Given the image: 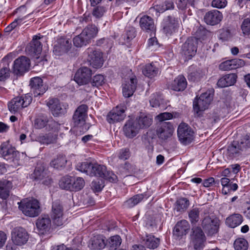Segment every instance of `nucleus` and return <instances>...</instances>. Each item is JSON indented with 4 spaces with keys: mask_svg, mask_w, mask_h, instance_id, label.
I'll list each match as a JSON object with an SVG mask.
<instances>
[{
    "mask_svg": "<svg viewBox=\"0 0 250 250\" xmlns=\"http://www.w3.org/2000/svg\"><path fill=\"white\" fill-rule=\"evenodd\" d=\"M76 168L90 176L101 177L110 182L117 181V176L112 171L107 170L105 166L96 162L86 161L79 163L76 166Z\"/></svg>",
    "mask_w": 250,
    "mask_h": 250,
    "instance_id": "f257e3e1",
    "label": "nucleus"
},
{
    "mask_svg": "<svg viewBox=\"0 0 250 250\" xmlns=\"http://www.w3.org/2000/svg\"><path fill=\"white\" fill-rule=\"evenodd\" d=\"M87 109L88 107L86 105L82 104L77 107L74 113L72 121L77 134H83L89 128V125L85 123Z\"/></svg>",
    "mask_w": 250,
    "mask_h": 250,
    "instance_id": "f03ea898",
    "label": "nucleus"
},
{
    "mask_svg": "<svg viewBox=\"0 0 250 250\" xmlns=\"http://www.w3.org/2000/svg\"><path fill=\"white\" fill-rule=\"evenodd\" d=\"M1 156L13 166L20 165V153L8 142L2 143L0 146Z\"/></svg>",
    "mask_w": 250,
    "mask_h": 250,
    "instance_id": "7ed1b4c3",
    "label": "nucleus"
},
{
    "mask_svg": "<svg viewBox=\"0 0 250 250\" xmlns=\"http://www.w3.org/2000/svg\"><path fill=\"white\" fill-rule=\"evenodd\" d=\"M98 32L97 27L94 25L86 26L79 35L73 39L74 45L81 47L89 43L91 40L95 38Z\"/></svg>",
    "mask_w": 250,
    "mask_h": 250,
    "instance_id": "20e7f679",
    "label": "nucleus"
},
{
    "mask_svg": "<svg viewBox=\"0 0 250 250\" xmlns=\"http://www.w3.org/2000/svg\"><path fill=\"white\" fill-rule=\"evenodd\" d=\"M19 208L25 215L31 217L37 216L41 212L39 202L35 199L21 202Z\"/></svg>",
    "mask_w": 250,
    "mask_h": 250,
    "instance_id": "39448f33",
    "label": "nucleus"
},
{
    "mask_svg": "<svg viewBox=\"0 0 250 250\" xmlns=\"http://www.w3.org/2000/svg\"><path fill=\"white\" fill-rule=\"evenodd\" d=\"M213 95L211 91H209L202 94L198 98L194 100L193 109L197 116H200L202 111L208 107L212 101Z\"/></svg>",
    "mask_w": 250,
    "mask_h": 250,
    "instance_id": "423d86ee",
    "label": "nucleus"
},
{
    "mask_svg": "<svg viewBox=\"0 0 250 250\" xmlns=\"http://www.w3.org/2000/svg\"><path fill=\"white\" fill-rule=\"evenodd\" d=\"M220 225V220L216 217L206 216L202 220L201 226L208 236H212L217 234Z\"/></svg>",
    "mask_w": 250,
    "mask_h": 250,
    "instance_id": "0eeeda50",
    "label": "nucleus"
},
{
    "mask_svg": "<svg viewBox=\"0 0 250 250\" xmlns=\"http://www.w3.org/2000/svg\"><path fill=\"white\" fill-rule=\"evenodd\" d=\"M206 241L205 235L199 226H193L190 233V244L196 250L202 249Z\"/></svg>",
    "mask_w": 250,
    "mask_h": 250,
    "instance_id": "6e6552de",
    "label": "nucleus"
},
{
    "mask_svg": "<svg viewBox=\"0 0 250 250\" xmlns=\"http://www.w3.org/2000/svg\"><path fill=\"white\" fill-rule=\"evenodd\" d=\"M32 100V98L29 94L15 97L9 103L8 108L11 112L15 113L29 105Z\"/></svg>",
    "mask_w": 250,
    "mask_h": 250,
    "instance_id": "1a4fd4ad",
    "label": "nucleus"
},
{
    "mask_svg": "<svg viewBox=\"0 0 250 250\" xmlns=\"http://www.w3.org/2000/svg\"><path fill=\"white\" fill-rule=\"evenodd\" d=\"M177 134L179 141L184 145L190 143L194 138L193 131L186 123H182L179 125Z\"/></svg>",
    "mask_w": 250,
    "mask_h": 250,
    "instance_id": "9d476101",
    "label": "nucleus"
},
{
    "mask_svg": "<svg viewBox=\"0 0 250 250\" xmlns=\"http://www.w3.org/2000/svg\"><path fill=\"white\" fill-rule=\"evenodd\" d=\"M87 55V61L94 68H98L102 67L103 59L102 53L94 47L88 48L85 51Z\"/></svg>",
    "mask_w": 250,
    "mask_h": 250,
    "instance_id": "9b49d317",
    "label": "nucleus"
},
{
    "mask_svg": "<svg viewBox=\"0 0 250 250\" xmlns=\"http://www.w3.org/2000/svg\"><path fill=\"white\" fill-rule=\"evenodd\" d=\"M42 39L43 36H34L32 41L26 48V52L37 60L39 59V55L42 51V45L40 40Z\"/></svg>",
    "mask_w": 250,
    "mask_h": 250,
    "instance_id": "f8f14e48",
    "label": "nucleus"
},
{
    "mask_svg": "<svg viewBox=\"0 0 250 250\" xmlns=\"http://www.w3.org/2000/svg\"><path fill=\"white\" fill-rule=\"evenodd\" d=\"M197 42L196 38L190 37L183 44L181 52L186 59H190L195 55L197 50Z\"/></svg>",
    "mask_w": 250,
    "mask_h": 250,
    "instance_id": "ddd939ff",
    "label": "nucleus"
},
{
    "mask_svg": "<svg viewBox=\"0 0 250 250\" xmlns=\"http://www.w3.org/2000/svg\"><path fill=\"white\" fill-rule=\"evenodd\" d=\"M126 107L124 105H117L113 108L107 115V121L110 124H114L123 121L126 115Z\"/></svg>",
    "mask_w": 250,
    "mask_h": 250,
    "instance_id": "4468645a",
    "label": "nucleus"
},
{
    "mask_svg": "<svg viewBox=\"0 0 250 250\" xmlns=\"http://www.w3.org/2000/svg\"><path fill=\"white\" fill-rule=\"evenodd\" d=\"M63 208L60 201L53 202L51 210V217L53 222L57 226H61L63 224Z\"/></svg>",
    "mask_w": 250,
    "mask_h": 250,
    "instance_id": "2eb2a0df",
    "label": "nucleus"
},
{
    "mask_svg": "<svg viewBox=\"0 0 250 250\" xmlns=\"http://www.w3.org/2000/svg\"><path fill=\"white\" fill-rule=\"evenodd\" d=\"M13 243L17 246H22L27 242L29 235L26 230L21 227L15 228L11 233Z\"/></svg>",
    "mask_w": 250,
    "mask_h": 250,
    "instance_id": "dca6fc26",
    "label": "nucleus"
},
{
    "mask_svg": "<svg viewBox=\"0 0 250 250\" xmlns=\"http://www.w3.org/2000/svg\"><path fill=\"white\" fill-rule=\"evenodd\" d=\"M30 64V60L25 56H21L14 61L13 72L14 74L22 75L29 69Z\"/></svg>",
    "mask_w": 250,
    "mask_h": 250,
    "instance_id": "f3484780",
    "label": "nucleus"
},
{
    "mask_svg": "<svg viewBox=\"0 0 250 250\" xmlns=\"http://www.w3.org/2000/svg\"><path fill=\"white\" fill-rule=\"evenodd\" d=\"M173 127L170 122H161L157 129L158 138L163 141L167 140L173 133Z\"/></svg>",
    "mask_w": 250,
    "mask_h": 250,
    "instance_id": "a211bd4d",
    "label": "nucleus"
},
{
    "mask_svg": "<svg viewBox=\"0 0 250 250\" xmlns=\"http://www.w3.org/2000/svg\"><path fill=\"white\" fill-rule=\"evenodd\" d=\"M92 74V70L90 68L82 67L76 72L74 80L79 85L86 84L89 82Z\"/></svg>",
    "mask_w": 250,
    "mask_h": 250,
    "instance_id": "6ab92c4d",
    "label": "nucleus"
},
{
    "mask_svg": "<svg viewBox=\"0 0 250 250\" xmlns=\"http://www.w3.org/2000/svg\"><path fill=\"white\" fill-rule=\"evenodd\" d=\"M179 24L178 19L168 16L164 19L162 26L165 34H171L174 32Z\"/></svg>",
    "mask_w": 250,
    "mask_h": 250,
    "instance_id": "aec40b11",
    "label": "nucleus"
},
{
    "mask_svg": "<svg viewBox=\"0 0 250 250\" xmlns=\"http://www.w3.org/2000/svg\"><path fill=\"white\" fill-rule=\"evenodd\" d=\"M30 85L34 97L43 94L46 90V86L42 83V80L40 77H34L31 79Z\"/></svg>",
    "mask_w": 250,
    "mask_h": 250,
    "instance_id": "412c9836",
    "label": "nucleus"
},
{
    "mask_svg": "<svg viewBox=\"0 0 250 250\" xmlns=\"http://www.w3.org/2000/svg\"><path fill=\"white\" fill-rule=\"evenodd\" d=\"M106 246L105 238L100 234L92 236L88 244V247L91 250H100L103 249Z\"/></svg>",
    "mask_w": 250,
    "mask_h": 250,
    "instance_id": "4be33fe9",
    "label": "nucleus"
},
{
    "mask_svg": "<svg viewBox=\"0 0 250 250\" xmlns=\"http://www.w3.org/2000/svg\"><path fill=\"white\" fill-rule=\"evenodd\" d=\"M51 113L54 116H59L64 114L65 109L62 107V105L59 100L57 98L49 99L47 103Z\"/></svg>",
    "mask_w": 250,
    "mask_h": 250,
    "instance_id": "5701e85b",
    "label": "nucleus"
},
{
    "mask_svg": "<svg viewBox=\"0 0 250 250\" xmlns=\"http://www.w3.org/2000/svg\"><path fill=\"white\" fill-rule=\"evenodd\" d=\"M139 24L142 30L146 32L152 34L155 31L154 20L148 16L144 15L142 17L139 21Z\"/></svg>",
    "mask_w": 250,
    "mask_h": 250,
    "instance_id": "b1692460",
    "label": "nucleus"
},
{
    "mask_svg": "<svg viewBox=\"0 0 250 250\" xmlns=\"http://www.w3.org/2000/svg\"><path fill=\"white\" fill-rule=\"evenodd\" d=\"M36 226L40 233L49 232L51 227V221L48 215H42L36 221Z\"/></svg>",
    "mask_w": 250,
    "mask_h": 250,
    "instance_id": "393cba45",
    "label": "nucleus"
},
{
    "mask_svg": "<svg viewBox=\"0 0 250 250\" xmlns=\"http://www.w3.org/2000/svg\"><path fill=\"white\" fill-rule=\"evenodd\" d=\"M140 242L141 245L150 249L157 248L160 244V239L155 237L153 235L146 234L141 236Z\"/></svg>",
    "mask_w": 250,
    "mask_h": 250,
    "instance_id": "a878e982",
    "label": "nucleus"
},
{
    "mask_svg": "<svg viewBox=\"0 0 250 250\" xmlns=\"http://www.w3.org/2000/svg\"><path fill=\"white\" fill-rule=\"evenodd\" d=\"M245 65V62L243 60L235 59L228 60L221 63L219 66L220 70L228 71L235 69Z\"/></svg>",
    "mask_w": 250,
    "mask_h": 250,
    "instance_id": "bb28decb",
    "label": "nucleus"
},
{
    "mask_svg": "<svg viewBox=\"0 0 250 250\" xmlns=\"http://www.w3.org/2000/svg\"><path fill=\"white\" fill-rule=\"evenodd\" d=\"M222 19V15L218 10H214L206 13L204 16L205 22L208 25H214L220 22Z\"/></svg>",
    "mask_w": 250,
    "mask_h": 250,
    "instance_id": "cd10ccee",
    "label": "nucleus"
},
{
    "mask_svg": "<svg viewBox=\"0 0 250 250\" xmlns=\"http://www.w3.org/2000/svg\"><path fill=\"white\" fill-rule=\"evenodd\" d=\"M139 130L134 120H127L124 126V133L128 138H132L135 137L138 133Z\"/></svg>",
    "mask_w": 250,
    "mask_h": 250,
    "instance_id": "c85d7f7f",
    "label": "nucleus"
},
{
    "mask_svg": "<svg viewBox=\"0 0 250 250\" xmlns=\"http://www.w3.org/2000/svg\"><path fill=\"white\" fill-rule=\"evenodd\" d=\"M137 84V79L134 78H130L128 81H125L123 84V94L125 97H131L134 93Z\"/></svg>",
    "mask_w": 250,
    "mask_h": 250,
    "instance_id": "c756f323",
    "label": "nucleus"
},
{
    "mask_svg": "<svg viewBox=\"0 0 250 250\" xmlns=\"http://www.w3.org/2000/svg\"><path fill=\"white\" fill-rule=\"evenodd\" d=\"M237 78V76L234 73L225 75L221 78L217 83L219 87L223 88L234 85Z\"/></svg>",
    "mask_w": 250,
    "mask_h": 250,
    "instance_id": "7c9ffc66",
    "label": "nucleus"
},
{
    "mask_svg": "<svg viewBox=\"0 0 250 250\" xmlns=\"http://www.w3.org/2000/svg\"><path fill=\"white\" fill-rule=\"evenodd\" d=\"M244 152L237 141H233L228 146L227 156L229 159L238 157Z\"/></svg>",
    "mask_w": 250,
    "mask_h": 250,
    "instance_id": "2f4dec72",
    "label": "nucleus"
},
{
    "mask_svg": "<svg viewBox=\"0 0 250 250\" xmlns=\"http://www.w3.org/2000/svg\"><path fill=\"white\" fill-rule=\"evenodd\" d=\"M71 43L68 40L60 38L58 40L57 44L55 45L54 51L58 54H62L67 52L71 48Z\"/></svg>",
    "mask_w": 250,
    "mask_h": 250,
    "instance_id": "473e14b6",
    "label": "nucleus"
},
{
    "mask_svg": "<svg viewBox=\"0 0 250 250\" xmlns=\"http://www.w3.org/2000/svg\"><path fill=\"white\" fill-rule=\"evenodd\" d=\"M13 187L12 183L9 180L3 179L0 181V198L6 199L10 195V191Z\"/></svg>",
    "mask_w": 250,
    "mask_h": 250,
    "instance_id": "72a5a7b5",
    "label": "nucleus"
},
{
    "mask_svg": "<svg viewBox=\"0 0 250 250\" xmlns=\"http://www.w3.org/2000/svg\"><path fill=\"white\" fill-rule=\"evenodd\" d=\"M57 133H49L44 134H40L36 137V141L44 145H49L55 143L57 138Z\"/></svg>",
    "mask_w": 250,
    "mask_h": 250,
    "instance_id": "f704fd0d",
    "label": "nucleus"
},
{
    "mask_svg": "<svg viewBox=\"0 0 250 250\" xmlns=\"http://www.w3.org/2000/svg\"><path fill=\"white\" fill-rule=\"evenodd\" d=\"M187 82L186 78L182 75L178 76L171 83V89L174 91L184 90L187 87Z\"/></svg>",
    "mask_w": 250,
    "mask_h": 250,
    "instance_id": "c9c22d12",
    "label": "nucleus"
},
{
    "mask_svg": "<svg viewBox=\"0 0 250 250\" xmlns=\"http://www.w3.org/2000/svg\"><path fill=\"white\" fill-rule=\"evenodd\" d=\"M134 121L140 129L148 128L152 123V119L144 114L137 117Z\"/></svg>",
    "mask_w": 250,
    "mask_h": 250,
    "instance_id": "e433bc0d",
    "label": "nucleus"
},
{
    "mask_svg": "<svg viewBox=\"0 0 250 250\" xmlns=\"http://www.w3.org/2000/svg\"><path fill=\"white\" fill-rule=\"evenodd\" d=\"M189 223L186 220H182L176 224L174 229L175 234L177 236H182L186 234L189 229Z\"/></svg>",
    "mask_w": 250,
    "mask_h": 250,
    "instance_id": "4c0bfd02",
    "label": "nucleus"
},
{
    "mask_svg": "<svg viewBox=\"0 0 250 250\" xmlns=\"http://www.w3.org/2000/svg\"><path fill=\"white\" fill-rule=\"evenodd\" d=\"M243 222V217L239 213H234L228 217L226 220L227 226L234 228L240 225Z\"/></svg>",
    "mask_w": 250,
    "mask_h": 250,
    "instance_id": "58836bf2",
    "label": "nucleus"
},
{
    "mask_svg": "<svg viewBox=\"0 0 250 250\" xmlns=\"http://www.w3.org/2000/svg\"><path fill=\"white\" fill-rule=\"evenodd\" d=\"M174 8V2L172 0H165L162 5H156L150 8V12L155 10L158 13H163L166 10L173 9Z\"/></svg>",
    "mask_w": 250,
    "mask_h": 250,
    "instance_id": "ea45409f",
    "label": "nucleus"
},
{
    "mask_svg": "<svg viewBox=\"0 0 250 250\" xmlns=\"http://www.w3.org/2000/svg\"><path fill=\"white\" fill-rule=\"evenodd\" d=\"M66 162L65 156L60 154L50 162V165L55 169H61L64 167Z\"/></svg>",
    "mask_w": 250,
    "mask_h": 250,
    "instance_id": "a19ab883",
    "label": "nucleus"
},
{
    "mask_svg": "<svg viewBox=\"0 0 250 250\" xmlns=\"http://www.w3.org/2000/svg\"><path fill=\"white\" fill-rule=\"evenodd\" d=\"M158 72V68L152 63L146 64L143 69V74L146 77L151 78L156 76Z\"/></svg>",
    "mask_w": 250,
    "mask_h": 250,
    "instance_id": "79ce46f5",
    "label": "nucleus"
},
{
    "mask_svg": "<svg viewBox=\"0 0 250 250\" xmlns=\"http://www.w3.org/2000/svg\"><path fill=\"white\" fill-rule=\"evenodd\" d=\"M144 198L142 194H137L124 202V206L126 208H131L140 203Z\"/></svg>",
    "mask_w": 250,
    "mask_h": 250,
    "instance_id": "37998d69",
    "label": "nucleus"
},
{
    "mask_svg": "<svg viewBox=\"0 0 250 250\" xmlns=\"http://www.w3.org/2000/svg\"><path fill=\"white\" fill-rule=\"evenodd\" d=\"M189 205V200L186 198H181L177 200L175 209L179 212L185 211Z\"/></svg>",
    "mask_w": 250,
    "mask_h": 250,
    "instance_id": "c03bdc74",
    "label": "nucleus"
},
{
    "mask_svg": "<svg viewBox=\"0 0 250 250\" xmlns=\"http://www.w3.org/2000/svg\"><path fill=\"white\" fill-rule=\"evenodd\" d=\"M201 209L199 208H195L189 210L188 217L189 220L192 225H196L200 219V213Z\"/></svg>",
    "mask_w": 250,
    "mask_h": 250,
    "instance_id": "a18cd8bd",
    "label": "nucleus"
},
{
    "mask_svg": "<svg viewBox=\"0 0 250 250\" xmlns=\"http://www.w3.org/2000/svg\"><path fill=\"white\" fill-rule=\"evenodd\" d=\"M72 182V177L69 176H64L60 180L59 186L62 189L71 191Z\"/></svg>",
    "mask_w": 250,
    "mask_h": 250,
    "instance_id": "49530a36",
    "label": "nucleus"
},
{
    "mask_svg": "<svg viewBox=\"0 0 250 250\" xmlns=\"http://www.w3.org/2000/svg\"><path fill=\"white\" fill-rule=\"evenodd\" d=\"M71 191H79L82 189L84 186V181L81 177H72Z\"/></svg>",
    "mask_w": 250,
    "mask_h": 250,
    "instance_id": "de8ad7c7",
    "label": "nucleus"
},
{
    "mask_svg": "<svg viewBox=\"0 0 250 250\" xmlns=\"http://www.w3.org/2000/svg\"><path fill=\"white\" fill-rule=\"evenodd\" d=\"M248 247L249 243L244 238H237L234 242V248L235 250H247Z\"/></svg>",
    "mask_w": 250,
    "mask_h": 250,
    "instance_id": "09e8293b",
    "label": "nucleus"
},
{
    "mask_svg": "<svg viewBox=\"0 0 250 250\" xmlns=\"http://www.w3.org/2000/svg\"><path fill=\"white\" fill-rule=\"evenodd\" d=\"M243 151H246L250 148V134H247L243 136L241 138L237 141Z\"/></svg>",
    "mask_w": 250,
    "mask_h": 250,
    "instance_id": "8fccbe9b",
    "label": "nucleus"
},
{
    "mask_svg": "<svg viewBox=\"0 0 250 250\" xmlns=\"http://www.w3.org/2000/svg\"><path fill=\"white\" fill-rule=\"evenodd\" d=\"M60 125L57 122L51 118L48 119L45 129L47 131H52V133H57L60 129Z\"/></svg>",
    "mask_w": 250,
    "mask_h": 250,
    "instance_id": "3c124183",
    "label": "nucleus"
},
{
    "mask_svg": "<svg viewBox=\"0 0 250 250\" xmlns=\"http://www.w3.org/2000/svg\"><path fill=\"white\" fill-rule=\"evenodd\" d=\"M163 100L161 95L156 93L151 95L149 102L152 107H157L161 106Z\"/></svg>",
    "mask_w": 250,
    "mask_h": 250,
    "instance_id": "603ef678",
    "label": "nucleus"
},
{
    "mask_svg": "<svg viewBox=\"0 0 250 250\" xmlns=\"http://www.w3.org/2000/svg\"><path fill=\"white\" fill-rule=\"evenodd\" d=\"M122 242V240L120 236L115 235L111 237L109 242L110 249L112 250H116Z\"/></svg>",
    "mask_w": 250,
    "mask_h": 250,
    "instance_id": "864d4df0",
    "label": "nucleus"
},
{
    "mask_svg": "<svg viewBox=\"0 0 250 250\" xmlns=\"http://www.w3.org/2000/svg\"><path fill=\"white\" fill-rule=\"evenodd\" d=\"M105 83V79L103 75L98 74L95 75L92 79L91 84L93 86L98 87Z\"/></svg>",
    "mask_w": 250,
    "mask_h": 250,
    "instance_id": "5fc2aeb1",
    "label": "nucleus"
},
{
    "mask_svg": "<svg viewBox=\"0 0 250 250\" xmlns=\"http://www.w3.org/2000/svg\"><path fill=\"white\" fill-rule=\"evenodd\" d=\"M48 118L46 117H41L35 120L34 126L37 129H42L46 127Z\"/></svg>",
    "mask_w": 250,
    "mask_h": 250,
    "instance_id": "6e6d98bb",
    "label": "nucleus"
},
{
    "mask_svg": "<svg viewBox=\"0 0 250 250\" xmlns=\"http://www.w3.org/2000/svg\"><path fill=\"white\" fill-rule=\"evenodd\" d=\"M34 175L35 179L41 180L45 178L46 171L44 170L43 167H38L34 170Z\"/></svg>",
    "mask_w": 250,
    "mask_h": 250,
    "instance_id": "4d7b16f0",
    "label": "nucleus"
},
{
    "mask_svg": "<svg viewBox=\"0 0 250 250\" xmlns=\"http://www.w3.org/2000/svg\"><path fill=\"white\" fill-rule=\"evenodd\" d=\"M241 28L244 35H250V19L247 18L243 21Z\"/></svg>",
    "mask_w": 250,
    "mask_h": 250,
    "instance_id": "13d9d810",
    "label": "nucleus"
},
{
    "mask_svg": "<svg viewBox=\"0 0 250 250\" xmlns=\"http://www.w3.org/2000/svg\"><path fill=\"white\" fill-rule=\"evenodd\" d=\"M221 183L223 186L222 193L224 194H227L229 192L230 180L227 177H223L221 179Z\"/></svg>",
    "mask_w": 250,
    "mask_h": 250,
    "instance_id": "bf43d9fd",
    "label": "nucleus"
},
{
    "mask_svg": "<svg viewBox=\"0 0 250 250\" xmlns=\"http://www.w3.org/2000/svg\"><path fill=\"white\" fill-rule=\"evenodd\" d=\"M105 12V8L103 6H97L93 11L92 14L96 18L101 17Z\"/></svg>",
    "mask_w": 250,
    "mask_h": 250,
    "instance_id": "052dcab7",
    "label": "nucleus"
},
{
    "mask_svg": "<svg viewBox=\"0 0 250 250\" xmlns=\"http://www.w3.org/2000/svg\"><path fill=\"white\" fill-rule=\"evenodd\" d=\"M10 76V70L6 67H3L0 70V81H3Z\"/></svg>",
    "mask_w": 250,
    "mask_h": 250,
    "instance_id": "680f3d73",
    "label": "nucleus"
},
{
    "mask_svg": "<svg viewBox=\"0 0 250 250\" xmlns=\"http://www.w3.org/2000/svg\"><path fill=\"white\" fill-rule=\"evenodd\" d=\"M130 153L128 148H123L120 150L118 157L120 159L125 160L129 157Z\"/></svg>",
    "mask_w": 250,
    "mask_h": 250,
    "instance_id": "e2e57ef3",
    "label": "nucleus"
},
{
    "mask_svg": "<svg viewBox=\"0 0 250 250\" xmlns=\"http://www.w3.org/2000/svg\"><path fill=\"white\" fill-rule=\"evenodd\" d=\"M91 186L94 190L98 192L101 191L104 187L102 180L93 181Z\"/></svg>",
    "mask_w": 250,
    "mask_h": 250,
    "instance_id": "0e129e2a",
    "label": "nucleus"
},
{
    "mask_svg": "<svg viewBox=\"0 0 250 250\" xmlns=\"http://www.w3.org/2000/svg\"><path fill=\"white\" fill-rule=\"evenodd\" d=\"M227 3L226 0H213L212 1L211 5L217 8H222L226 6Z\"/></svg>",
    "mask_w": 250,
    "mask_h": 250,
    "instance_id": "69168bd1",
    "label": "nucleus"
},
{
    "mask_svg": "<svg viewBox=\"0 0 250 250\" xmlns=\"http://www.w3.org/2000/svg\"><path fill=\"white\" fill-rule=\"evenodd\" d=\"M136 36L135 30L134 28H129L128 30L126 31L125 34V37L126 38V41L129 42L132 40Z\"/></svg>",
    "mask_w": 250,
    "mask_h": 250,
    "instance_id": "338daca9",
    "label": "nucleus"
},
{
    "mask_svg": "<svg viewBox=\"0 0 250 250\" xmlns=\"http://www.w3.org/2000/svg\"><path fill=\"white\" fill-rule=\"evenodd\" d=\"M157 118L161 122H164L165 120L171 119L172 118V115L168 112H164L158 115Z\"/></svg>",
    "mask_w": 250,
    "mask_h": 250,
    "instance_id": "774afa93",
    "label": "nucleus"
}]
</instances>
